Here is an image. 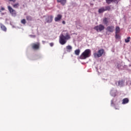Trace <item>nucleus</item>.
Masks as SVG:
<instances>
[{"instance_id": "nucleus-1", "label": "nucleus", "mask_w": 131, "mask_h": 131, "mask_svg": "<svg viewBox=\"0 0 131 131\" xmlns=\"http://www.w3.org/2000/svg\"><path fill=\"white\" fill-rule=\"evenodd\" d=\"M70 38H71V37L68 33H66V36H64L63 34H61L59 36V43L60 45L63 46L65 45L66 42H67V40H69V39H70Z\"/></svg>"}, {"instance_id": "nucleus-2", "label": "nucleus", "mask_w": 131, "mask_h": 131, "mask_svg": "<svg viewBox=\"0 0 131 131\" xmlns=\"http://www.w3.org/2000/svg\"><path fill=\"white\" fill-rule=\"evenodd\" d=\"M91 56V50L86 49L80 56L81 60H84Z\"/></svg>"}, {"instance_id": "nucleus-3", "label": "nucleus", "mask_w": 131, "mask_h": 131, "mask_svg": "<svg viewBox=\"0 0 131 131\" xmlns=\"http://www.w3.org/2000/svg\"><path fill=\"white\" fill-rule=\"evenodd\" d=\"M105 53V51L104 49H100L98 50L97 53H94V56L95 58H100V57H102L103 56V54Z\"/></svg>"}, {"instance_id": "nucleus-4", "label": "nucleus", "mask_w": 131, "mask_h": 131, "mask_svg": "<svg viewBox=\"0 0 131 131\" xmlns=\"http://www.w3.org/2000/svg\"><path fill=\"white\" fill-rule=\"evenodd\" d=\"M8 10L13 17H16L17 16V12L12 7L8 6Z\"/></svg>"}, {"instance_id": "nucleus-5", "label": "nucleus", "mask_w": 131, "mask_h": 131, "mask_svg": "<svg viewBox=\"0 0 131 131\" xmlns=\"http://www.w3.org/2000/svg\"><path fill=\"white\" fill-rule=\"evenodd\" d=\"M94 29L95 30H96L97 32H101L105 29V26H104L103 25H99L98 26H95L94 27Z\"/></svg>"}, {"instance_id": "nucleus-6", "label": "nucleus", "mask_w": 131, "mask_h": 131, "mask_svg": "<svg viewBox=\"0 0 131 131\" xmlns=\"http://www.w3.org/2000/svg\"><path fill=\"white\" fill-rule=\"evenodd\" d=\"M40 46V45L39 44V42H37L36 43H34L31 45L32 49L33 50H34L35 51L39 50Z\"/></svg>"}, {"instance_id": "nucleus-7", "label": "nucleus", "mask_w": 131, "mask_h": 131, "mask_svg": "<svg viewBox=\"0 0 131 131\" xmlns=\"http://www.w3.org/2000/svg\"><path fill=\"white\" fill-rule=\"evenodd\" d=\"M53 19H54V16L53 15H49L46 18V21L47 23H52L53 21Z\"/></svg>"}, {"instance_id": "nucleus-8", "label": "nucleus", "mask_w": 131, "mask_h": 131, "mask_svg": "<svg viewBox=\"0 0 131 131\" xmlns=\"http://www.w3.org/2000/svg\"><path fill=\"white\" fill-rule=\"evenodd\" d=\"M106 31H107V32H113V31H114V26H108L106 28Z\"/></svg>"}, {"instance_id": "nucleus-9", "label": "nucleus", "mask_w": 131, "mask_h": 131, "mask_svg": "<svg viewBox=\"0 0 131 131\" xmlns=\"http://www.w3.org/2000/svg\"><path fill=\"white\" fill-rule=\"evenodd\" d=\"M61 19H62V15L58 14L57 16L54 18V21H55V22H59V21H61Z\"/></svg>"}, {"instance_id": "nucleus-10", "label": "nucleus", "mask_w": 131, "mask_h": 131, "mask_svg": "<svg viewBox=\"0 0 131 131\" xmlns=\"http://www.w3.org/2000/svg\"><path fill=\"white\" fill-rule=\"evenodd\" d=\"M0 28L2 31L4 32H7V27L5 26L4 24L0 23Z\"/></svg>"}, {"instance_id": "nucleus-11", "label": "nucleus", "mask_w": 131, "mask_h": 131, "mask_svg": "<svg viewBox=\"0 0 131 131\" xmlns=\"http://www.w3.org/2000/svg\"><path fill=\"white\" fill-rule=\"evenodd\" d=\"M105 2L107 5H110L112 3H116L117 4H118L119 0H105Z\"/></svg>"}, {"instance_id": "nucleus-12", "label": "nucleus", "mask_w": 131, "mask_h": 131, "mask_svg": "<svg viewBox=\"0 0 131 131\" xmlns=\"http://www.w3.org/2000/svg\"><path fill=\"white\" fill-rule=\"evenodd\" d=\"M57 2L59 4H61L62 6H65L66 3H67V0H57Z\"/></svg>"}, {"instance_id": "nucleus-13", "label": "nucleus", "mask_w": 131, "mask_h": 131, "mask_svg": "<svg viewBox=\"0 0 131 131\" xmlns=\"http://www.w3.org/2000/svg\"><path fill=\"white\" fill-rule=\"evenodd\" d=\"M110 94L112 97H116V95H117V91L116 90H111Z\"/></svg>"}, {"instance_id": "nucleus-14", "label": "nucleus", "mask_w": 131, "mask_h": 131, "mask_svg": "<svg viewBox=\"0 0 131 131\" xmlns=\"http://www.w3.org/2000/svg\"><path fill=\"white\" fill-rule=\"evenodd\" d=\"M128 102H129V100L128 99V98H125L123 99L122 104L124 105L125 104H127V103H128Z\"/></svg>"}, {"instance_id": "nucleus-15", "label": "nucleus", "mask_w": 131, "mask_h": 131, "mask_svg": "<svg viewBox=\"0 0 131 131\" xmlns=\"http://www.w3.org/2000/svg\"><path fill=\"white\" fill-rule=\"evenodd\" d=\"M103 23L105 25H108V24H109V20H108V18L106 17H105L104 18H103Z\"/></svg>"}, {"instance_id": "nucleus-16", "label": "nucleus", "mask_w": 131, "mask_h": 131, "mask_svg": "<svg viewBox=\"0 0 131 131\" xmlns=\"http://www.w3.org/2000/svg\"><path fill=\"white\" fill-rule=\"evenodd\" d=\"M66 49L67 52H70L71 51H72V46L68 45L66 47Z\"/></svg>"}, {"instance_id": "nucleus-17", "label": "nucleus", "mask_w": 131, "mask_h": 131, "mask_svg": "<svg viewBox=\"0 0 131 131\" xmlns=\"http://www.w3.org/2000/svg\"><path fill=\"white\" fill-rule=\"evenodd\" d=\"M12 6L13 8H14V9H18V8H19V7L20 6V5L18 3H17L12 5Z\"/></svg>"}, {"instance_id": "nucleus-18", "label": "nucleus", "mask_w": 131, "mask_h": 131, "mask_svg": "<svg viewBox=\"0 0 131 131\" xmlns=\"http://www.w3.org/2000/svg\"><path fill=\"white\" fill-rule=\"evenodd\" d=\"M105 11V10L104 7H102L98 10V12L99 13V14H101V13H104V12Z\"/></svg>"}, {"instance_id": "nucleus-19", "label": "nucleus", "mask_w": 131, "mask_h": 131, "mask_svg": "<svg viewBox=\"0 0 131 131\" xmlns=\"http://www.w3.org/2000/svg\"><path fill=\"white\" fill-rule=\"evenodd\" d=\"M116 34H118L120 32V28L119 27L117 26L115 29Z\"/></svg>"}, {"instance_id": "nucleus-20", "label": "nucleus", "mask_w": 131, "mask_h": 131, "mask_svg": "<svg viewBox=\"0 0 131 131\" xmlns=\"http://www.w3.org/2000/svg\"><path fill=\"white\" fill-rule=\"evenodd\" d=\"M79 54H80V50L77 49L75 51V55H76V56H79Z\"/></svg>"}, {"instance_id": "nucleus-21", "label": "nucleus", "mask_w": 131, "mask_h": 131, "mask_svg": "<svg viewBox=\"0 0 131 131\" xmlns=\"http://www.w3.org/2000/svg\"><path fill=\"white\" fill-rule=\"evenodd\" d=\"M122 66H123V65L122 64V62H121V63H119L117 65L118 69H121V67H122Z\"/></svg>"}, {"instance_id": "nucleus-22", "label": "nucleus", "mask_w": 131, "mask_h": 131, "mask_svg": "<svg viewBox=\"0 0 131 131\" xmlns=\"http://www.w3.org/2000/svg\"><path fill=\"white\" fill-rule=\"evenodd\" d=\"M105 11H110L111 10V7L110 6H105L104 7Z\"/></svg>"}, {"instance_id": "nucleus-23", "label": "nucleus", "mask_w": 131, "mask_h": 131, "mask_svg": "<svg viewBox=\"0 0 131 131\" xmlns=\"http://www.w3.org/2000/svg\"><path fill=\"white\" fill-rule=\"evenodd\" d=\"M26 19L28 21H32V17L30 16H27Z\"/></svg>"}, {"instance_id": "nucleus-24", "label": "nucleus", "mask_w": 131, "mask_h": 131, "mask_svg": "<svg viewBox=\"0 0 131 131\" xmlns=\"http://www.w3.org/2000/svg\"><path fill=\"white\" fill-rule=\"evenodd\" d=\"M130 39V37H127L126 39H125V42H129Z\"/></svg>"}, {"instance_id": "nucleus-25", "label": "nucleus", "mask_w": 131, "mask_h": 131, "mask_svg": "<svg viewBox=\"0 0 131 131\" xmlns=\"http://www.w3.org/2000/svg\"><path fill=\"white\" fill-rule=\"evenodd\" d=\"M21 24L25 25L26 24V20L25 19H23L21 20Z\"/></svg>"}, {"instance_id": "nucleus-26", "label": "nucleus", "mask_w": 131, "mask_h": 131, "mask_svg": "<svg viewBox=\"0 0 131 131\" xmlns=\"http://www.w3.org/2000/svg\"><path fill=\"white\" fill-rule=\"evenodd\" d=\"M3 11H5V8L1 7V8L0 9V13H2Z\"/></svg>"}, {"instance_id": "nucleus-27", "label": "nucleus", "mask_w": 131, "mask_h": 131, "mask_svg": "<svg viewBox=\"0 0 131 131\" xmlns=\"http://www.w3.org/2000/svg\"><path fill=\"white\" fill-rule=\"evenodd\" d=\"M116 38H119V35L118 34H116Z\"/></svg>"}, {"instance_id": "nucleus-28", "label": "nucleus", "mask_w": 131, "mask_h": 131, "mask_svg": "<svg viewBox=\"0 0 131 131\" xmlns=\"http://www.w3.org/2000/svg\"><path fill=\"white\" fill-rule=\"evenodd\" d=\"M111 105L112 106H114V102H113V100L111 101Z\"/></svg>"}, {"instance_id": "nucleus-29", "label": "nucleus", "mask_w": 131, "mask_h": 131, "mask_svg": "<svg viewBox=\"0 0 131 131\" xmlns=\"http://www.w3.org/2000/svg\"><path fill=\"white\" fill-rule=\"evenodd\" d=\"M115 109H116V110H119V106H115Z\"/></svg>"}, {"instance_id": "nucleus-30", "label": "nucleus", "mask_w": 131, "mask_h": 131, "mask_svg": "<svg viewBox=\"0 0 131 131\" xmlns=\"http://www.w3.org/2000/svg\"><path fill=\"white\" fill-rule=\"evenodd\" d=\"M9 2H12V3H15L16 0H8Z\"/></svg>"}, {"instance_id": "nucleus-31", "label": "nucleus", "mask_w": 131, "mask_h": 131, "mask_svg": "<svg viewBox=\"0 0 131 131\" xmlns=\"http://www.w3.org/2000/svg\"><path fill=\"white\" fill-rule=\"evenodd\" d=\"M50 47H53L54 43H53V42L50 43Z\"/></svg>"}, {"instance_id": "nucleus-32", "label": "nucleus", "mask_w": 131, "mask_h": 131, "mask_svg": "<svg viewBox=\"0 0 131 131\" xmlns=\"http://www.w3.org/2000/svg\"><path fill=\"white\" fill-rule=\"evenodd\" d=\"M62 24H66V22L65 21L63 20L62 22Z\"/></svg>"}]
</instances>
